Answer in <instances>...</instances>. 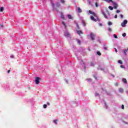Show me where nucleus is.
<instances>
[{
  "instance_id": "obj_45",
  "label": "nucleus",
  "mask_w": 128,
  "mask_h": 128,
  "mask_svg": "<svg viewBox=\"0 0 128 128\" xmlns=\"http://www.w3.org/2000/svg\"><path fill=\"white\" fill-rule=\"evenodd\" d=\"M95 96H98V93H96L95 94Z\"/></svg>"
},
{
  "instance_id": "obj_13",
  "label": "nucleus",
  "mask_w": 128,
  "mask_h": 128,
  "mask_svg": "<svg viewBox=\"0 0 128 128\" xmlns=\"http://www.w3.org/2000/svg\"><path fill=\"white\" fill-rule=\"evenodd\" d=\"M122 82H124V84H128V82L126 81V78H122Z\"/></svg>"
},
{
  "instance_id": "obj_30",
  "label": "nucleus",
  "mask_w": 128,
  "mask_h": 128,
  "mask_svg": "<svg viewBox=\"0 0 128 128\" xmlns=\"http://www.w3.org/2000/svg\"><path fill=\"white\" fill-rule=\"evenodd\" d=\"M87 81H88V82H92V80H91L90 78H88V79H87Z\"/></svg>"
},
{
  "instance_id": "obj_53",
  "label": "nucleus",
  "mask_w": 128,
  "mask_h": 128,
  "mask_svg": "<svg viewBox=\"0 0 128 128\" xmlns=\"http://www.w3.org/2000/svg\"><path fill=\"white\" fill-rule=\"evenodd\" d=\"M128 50V49H127V51Z\"/></svg>"
},
{
  "instance_id": "obj_1",
  "label": "nucleus",
  "mask_w": 128,
  "mask_h": 128,
  "mask_svg": "<svg viewBox=\"0 0 128 128\" xmlns=\"http://www.w3.org/2000/svg\"><path fill=\"white\" fill-rule=\"evenodd\" d=\"M88 12L89 14H92V16H90V20H93L94 22H98V20H100L98 15H96V14L90 10H88Z\"/></svg>"
},
{
  "instance_id": "obj_36",
  "label": "nucleus",
  "mask_w": 128,
  "mask_h": 128,
  "mask_svg": "<svg viewBox=\"0 0 128 128\" xmlns=\"http://www.w3.org/2000/svg\"><path fill=\"white\" fill-rule=\"evenodd\" d=\"M126 36V34L124 33V34H122V36L124 37V36Z\"/></svg>"
},
{
  "instance_id": "obj_2",
  "label": "nucleus",
  "mask_w": 128,
  "mask_h": 128,
  "mask_svg": "<svg viewBox=\"0 0 128 128\" xmlns=\"http://www.w3.org/2000/svg\"><path fill=\"white\" fill-rule=\"evenodd\" d=\"M101 12L103 16H104V17L105 18H108V16H110V14L108 12V10H106V13L104 12L102 10H101Z\"/></svg>"
},
{
  "instance_id": "obj_14",
  "label": "nucleus",
  "mask_w": 128,
  "mask_h": 128,
  "mask_svg": "<svg viewBox=\"0 0 128 128\" xmlns=\"http://www.w3.org/2000/svg\"><path fill=\"white\" fill-rule=\"evenodd\" d=\"M104 108H108V104H106V102H104Z\"/></svg>"
},
{
  "instance_id": "obj_20",
  "label": "nucleus",
  "mask_w": 128,
  "mask_h": 128,
  "mask_svg": "<svg viewBox=\"0 0 128 128\" xmlns=\"http://www.w3.org/2000/svg\"><path fill=\"white\" fill-rule=\"evenodd\" d=\"M118 64H122V60H118Z\"/></svg>"
},
{
  "instance_id": "obj_12",
  "label": "nucleus",
  "mask_w": 128,
  "mask_h": 128,
  "mask_svg": "<svg viewBox=\"0 0 128 128\" xmlns=\"http://www.w3.org/2000/svg\"><path fill=\"white\" fill-rule=\"evenodd\" d=\"M128 116H127L125 119L124 120V122H125V124H128Z\"/></svg>"
},
{
  "instance_id": "obj_28",
  "label": "nucleus",
  "mask_w": 128,
  "mask_h": 128,
  "mask_svg": "<svg viewBox=\"0 0 128 128\" xmlns=\"http://www.w3.org/2000/svg\"><path fill=\"white\" fill-rule=\"evenodd\" d=\"M108 32H112V30L110 28H108Z\"/></svg>"
},
{
  "instance_id": "obj_35",
  "label": "nucleus",
  "mask_w": 128,
  "mask_h": 128,
  "mask_svg": "<svg viewBox=\"0 0 128 128\" xmlns=\"http://www.w3.org/2000/svg\"><path fill=\"white\" fill-rule=\"evenodd\" d=\"M116 12L117 14H118L119 12H120V10H116Z\"/></svg>"
},
{
  "instance_id": "obj_48",
  "label": "nucleus",
  "mask_w": 128,
  "mask_h": 128,
  "mask_svg": "<svg viewBox=\"0 0 128 128\" xmlns=\"http://www.w3.org/2000/svg\"><path fill=\"white\" fill-rule=\"evenodd\" d=\"M115 52H118V50H116V48H115Z\"/></svg>"
},
{
  "instance_id": "obj_6",
  "label": "nucleus",
  "mask_w": 128,
  "mask_h": 128,
  "mask_svg": "<svg viewBox=\"0 0 128 128\" xmlns=\"http://www.w3.org/2000/svg\"><path fill=\"white\" fill-rule=\"evenodd\" d=\"M35 83L36 84H40V78L39 77L36 78Z\"/></svg>"
},
{
  "instance_id": "obj_18",
  "label": "nucleus",
  "mask_w": 128,
  "mask_h": 128,
  "mask_svg": "<svg viewBox=\"0 0 128 128\" xmlns=\"http://www.w3.org/2000/svg\"><path fill=\"white\" fill-rule=\"evenodd\" d=\"M119 92H124V89L122 88H119Z\"/></svg>"
},
{
  "instance_id": "obj_38",
  "label": "nucleus",
  "mask_w": 128,
  "mask_h": 128,
  "mask_svg": "<svg viewBox=\"0 0 128 128\" xmlns=\"http://www.w3.org/2000/svg\"><path fill=\"white\" fill-rule=\"evenodd\" d=\"M122 110H124V105L122 106Z\"/></svg>"
},
{
  "instance_id": "obj_51",
  "label": "nucleus",
  "mask_w": 128,
  "mask_h": 128,
  "mask_svg": "<svg viewBox=\"0 0 128 128\" xmlns=\"http://www.w3.org/2000/svg\"><path fill=\"white\" fill-rule=\"evenodd\" d=\"M84 26H86V24H84Z\"/></svg>"
},
{
  "instance_id": "obj_3",
  "label": "nucleus",
  "mask_w": 128,
  "mask_h": 128,
  "mask_svg": "<svg viewBox=\"0 0 128 128\" xmlns=\"http://www.w3.org/2000/svg\"><path fill=\"white\" fill-rule=\"evenodd\" d=\"M51 4L52 6V8H53V10H56V8H58L60 7V2H57L55 5L54 4V2H51Z\"/></svg>"
},
{
  "instance_id": "obj_44",
  "label": "nucleus",
  "mask_w": 128,
  "mask_h": 128,
  "mask_svg": "<svg viewBox=\"0 0 128 128\" xmlns=\"http://www.w3.org/2000/svg\"><path fill=\"white\" fill-rule=\"evenodd\" d=\"M114 18H118V15H115L114 16Z\"/></svg>"
},
{
  "instance_id": "obj_50",
  "label": "nucleus",
  "mask_w": 128,
  "mask_h": 128,
  "mask_svg": "<svg viewBox=\"0 0 128 128\" xmlns=\"http://www.w3.org/2000/svg\"><path fill=\"white\" fill-rule=\"evenodd\" d=\"M104 48V50H108V48Z\"/></svg>"
},
{
  "instance_id": "obj_31",
  "label": "nucleus",
  "mask_w": 128,
  "mask_h": 128,
  "mask_svg": "<svg viewBox=\"0 0 128 128\" xmlns=\"http://www.w3.org/2000/svg\"><path fill=\"white\" fill-rule=\"evenodd\" d=\"M60 2L62 3V4H64V0H60Z\"/></svg>"
},
{
  "instance_id": "obj_41",
  "label": "nucleus",
  "mask_w": 128,
  "mask_h": 128,
  "mask_svg": "<svg viewBox=\"0 0 128 128\" xmlns=\"http://www.w3.org/2000/svg\"><path fill=\"white\" fill-rule=\"evenodd\" d=\"M99 26H102V23H100Z\"/></svg>"
},
{
  "instance_id": "obj_5",
  "label": "nucleus",
  "mask_w": 128,
  "mask_h": 128,
  "mask_svg": "<svg viewBox=\"0 0 128 128\" xmlns=\"http://www.w3.org/2000/svg\"><path fill=\"white\" fill-rule=\"evenodd\" d=\"M95 37H96V35L94 34V33H91L90 34V38L92 40H94Z\"/></svg>"
},
{
  "instance_id": "obj_40",
  "label": "nucleus",
  "mask_w": 128,
  "mask_h": 128,
  "mask_svg": "<svg viewBox=\"0 0 128 128\" xmlns=\"http://www.w3.org/2000/svg\"><path fill=\"white\" fill-rule=\"evenodd\" d=\"M120 18H124V16H123L122 14H120Z\"/></svg>"
},
{
  "instance_id": "obj_15",
  "label": "nucleus",
  "mask_w": 128,
  "mask_h": 128,
  "mask_svg": "<svg viewBox=\"0 0 128 128\" xmlns=\"http://www.w3.org/2000/svg\"><path fill=\"white\" fill-rule=\"evenodd\" d=\"M106 2H112H112H114L112 1V0H106Z\"/></svg>"
},
{
  "instance_id": "obj_7",
  "label": "nucleus",
  "mask_w": 128,
  "mask_h": 128,
  "mask_svg": "<svg viewBox=\"0 0 128 128\" xmlns=\"http://www.w3.org/2000/svg\"><path fill=\"white\" fill-rule=\"evenodd\" d=\"M64 36H66V38H70V34L68 32H66L64 33Z\"/></svg>"
},
{
  "instance_id": "obj_42",
  "label": "nucleus",
  "mask_w": 128,
  "mask_h": 128,
  "mask_svg": "<svg viewBox=\"0 0 128 128\" xmlns=\"http://www.w3.org/2000/svg\"><path fill=\"white\" fill-rule=\"evenodd\" d=\"M10 58H14V55H11Z\"/></svg>"
},
{
  "instance_id": "obj_21",
  "label": "nucleus",
  "mask_w": 128,
  "mask_h": 128,
  "mask_svg": "<svg viewBox=\"0 0 128 128\" xmlns=\"http://www.w3.org/2000/svg\"><path fill=\"white\" fill-rule=\"evenodd\" d=\"M77 34H82V31H80V30H78V31H77Z\"/></svg>"
},
{
  "instance_id": "obj_47",
  "label": "nucleus",
  "mask_w": 128,
  "mask_h": 128,
  "mask_svg": "<svg viewBox=\"0 0 128 128\" xmlns=\"http://www.w3.org/2000/svg\"><path fill=\"white\" fill-rule=\"evenodd\" d=\"M91 66H94V63H91Z\"/></svg>"
},
{
  "instance_id": "obj_33",
  "label": "nucleus",
  "mask_w": 128,
  "mask_h": 128,
  "mask_svg": "<svg viewBox=\"0 0 128 128\" xmlns=\"http://www.w3.org/2000/svg\"><path fill=\"white\" fill-rule=\"evenodd\" d=\"M114 38H118V36L116 35L115 34H114Z\"/></svg>"
},
{
  "instance_id": "obj_29",
  "label": "nucleus",
  "mask_w": 128,
  "mask_h": 128,
  "mask_svg": "<svg viewBox=\"0 0 128 128\" xmlns=\"http://www.w3.org/2000/svg\"><path fill=\"white\" fill-rule=\"evenodd\" d=\"M97 54H98V56H101L102 54L100 52H97Z\"/></svg>"
},
{
  "instance_id": "obj_19",
  "label": "nucleus",
  "mask_w": 128,
  "mask_h": 128,
  "mask_svg": "<svg viewBox=\"0 0 128 128\" xmlns=\"http://www.w3.org/2000/svg\"><path fill=\"white\" fill-rule=\"evenodd\" d=\"M126 52H128V50L127 49H126V50H124V54H125V56H127Z\"/></svg>"
},
{
  "instance_id": "obj_17",
  "label": "nucleus",
  "mask_w": 128,
  "mask_h": 128,
  "mask_svg": "<svg viewBox=\"0 0 128 128\" xmlns=\"http://www.w3.org/2000/svg\"><path fill=\"white\" fill-rule=\"evenodd\" d=\"M78 12H82V9H80V7L78 8Z\"/></svg>"
},
{
  "instance_id": "obj_23",
  "label": "nucleus",
  "mask_w": 128,
  "mask_h": 128,
  "mask_svg": "<svg viewBox=\"0 0 128 128\" xmlns=\"http://www.w3.org/2000/svg\"><path fill=\"white\" fill-rule=\"evenodd\" d=\"M43 108H48V105L46 104H44Z\"/></svg>"
},
{
  "instance_id": "obj_22",
  "label": "nucleus",
  "mask_w": 128,
  "mask_h": 128,
  "mask_svg": "<svg viewBox=\"0 0 128 128\" xmlns=\"http://www.w3.org/2000/svg\"><path fill=\"white\" fill-rule=\"evenodd\" d=\"M108 8L109 10H114V8H112V6H109Z\"/></svg>"
},
{
  "instance_id": "obj_9",
  "label": "nucleus",
  "mask_w": 128,
  "mask_h": 128,
  "mask_svg": "<svg viewBox=\"0 0 128 128\" xmlns=\"http://www.w3.org/2000/svg\"><path fill=\"white\" fill-rule=\"evenodd\" d=\"M52 122L56 126L58 122V120L54 119V120H52Z\"/></svg>"
},
{
  "instance_id": "obj_43",
  "label": "nucleus",
  "mask_w": 128,
  "mask_h": 128,
  "mask_svg": "<svg viewBox=\"0 0 128 128\" xmlns=\"http://www.w3.org/2000/svg\"><path fill=\"white\" fill-rule=\"evenodd\" d=\"M96 8L98 6V3H96Z\"/></svg>"
},
{
  "instance_id": "obj_16",
  "label": "nucleus",
  "mask_w": 128,
  "mask_h": 128,
  "mask_svg": "<svg viewBox=\"0 0 128 128\" xmlns=\"http://www.w3.org/2000/svg\"><path fill=\"white\" fill-rule=\"evenodd\" d=\"M61 18L64 20V14H62V12L61 13Z\"/></svg>"
},
{
  "instance_id": "obj_10",
  "label": "nucleus",
  "mask_w": 128,
  "mask_h": 128,
  "mask_svg": "<svg viewBox=\"0 0 128 128\" xmlns=\"http://www.w3.org/2000/svg\"><path fill=\"white\" fill-rule=\"evenodd\" d=\"M112 4L113 5H114V8H115L116 10V8H118V4H117L116 3L114 2H112Z\"/></svg>"
},
{
  "instance_id": "obj_26",
  "label": "nucleus",
  "mask_w": 128,
  "mask_h": 128,
  "mask_svg": "<svg viewBox=\"0 0 128 128\" xmlns=\"http://www.w3.org/2000/svg\"><path fill=\"white\" fill-rule=\"evenodd\" d=\"M120 68H126V67H124V65H120Z\"/></svg>"
},
{
  "instance_id": "obj_32",
  "label": "nucleus",
  "mask_w": 128,
  "mask_h": 128,
  "mask_svg": "<svg viewBox=\"0 0 128 128\" xmlns=\"http://www.w3.org/2000/svg\"><path fill=\"white\" fill-rule=\"evenodd\" d=\"M77 42H78V44H80V40H78Z\"/></svg>"
},
{
  "instance_id": "obj_8",
  "label": "nucleus",
  "mask_w": 128,
  "mask_h": 128,
  "mask_svg": "<svg viewBox=\"0 0 128 128\" xmlns=\"http://www.w3.org/2000/svg\"><path fill=\"white\" fill-rule=\"evenodd\" d=\"M72 106H78V102H76V101H72Z\"/></svg>"
},
{
  "instance_id": "obj_24",
  "label": "nucleus",
  "mask_w": 128,
  "mask_h": 128,
  "mask_svg": "<svg viewBox=\"0 0 128 128\" xmlns=\"http://www.w3.org/2000/svg\"><path fill=\"white\" fill-rule=\"evenodd\" d=\"M62 24H63V26H64V28H66V23H64V22H62Z\"/></svg>"
},
{
  "instance_id": "obj_34",
  "label": "nucleus",
  "mask_w": 128,
  "mask_h": 128,
  "mask_svg": "<svg viewBox=\"0 0 128 128\" xmlns=\"http://www.w3.org/2000/svg\"><path fill=\"white\" fill-rule=\"evenodd\" d=\"M64 80H65L66 84H68V80L65 79Z\"/></svg>"
},
{
  "instance_id": "obj_46",
  "label": "nucleus",
  "mask_w": 128,
  "mask_h": 128,
  "mask_svg": "<svg viewBox=\"0 0 128 128\" xmlns=\"http://www.w3.org/2000/svg\"><path fill=\"white\" fill-rule=\"evenodd\" d=\"M76 26L78 28H80L78 27V24H76Z\"/></svg>"
},
{
  "instance_id": "obj_27",
  "label": "nucleus",
  "mask_w": 128,
  "mask_h": 128,
  "mask_svg": "<svg viewBox=\"0 0 128 128\" xmlns=\"http://www.w3.org/2000/svg\"><path fill=\"white\" fill-rule=\"evenodd\" d=\"M112 23L110 22H108V26H112Z\"/></svg>"
},
{
  "instance_id": "obj_37",
  "label": "nucleus",
  "mask_w": 128,
  "mask_h": 128,
  "mask_svg": "<svg viewBox=\"0 0 128 128\" xmlns=\"http://www.w3.org/2000/svg\"><path fill=\"white\" fill-rule=\"evenodd\" d=\"M46 105H47V106H50V104L49 102H46Z\"/></svg>"
},
{
  "instance_id": "obj_39",
  "label": "nucleus",
  "mask_w": 128,
  "mask_h": 128,
  "mask_svg": "<svg viewBox=\"0 0 128 128\" xmlns=\"http://www.w3.org/2000/svg\"><path fill=\"white\" fill-rule=\"evenodd\" d=\"M88 1L89 4H91L92 2H90V0H88Z\"/></svg>"
},
{
  "instance_id": "obj_4",
  "label": "nucleus",
  "mask_w": 128,
  "mask_h": 128,
  "mask_svg": "<svg viewBox=\"0 0 128 128\" xmlns=\"http://www.w3.org/2000/svg\"><path fill=\"white\" fill-rule=\"evenodd\" d=\"M128 24V20H124V22L121 24V26L122 28L126 27V25Z\"/></svg>"
},
{
  "instance_id": "obj_52",
  "label": "nucleus",
  "mask_w": 128,
  "mask_h": 128,
  "mask_svg": "<svg viewBox=\"0 0 128 128\" xmlns=\"http://www.w3.org/2000/svg\"><path fill=\"white\" fill-rule=\"evenodd\" d=\"M104 0L106 2V0Z\"/></svg>"
},
{
  "instance_id": "obj_11",
  "label": "nucleus",
  "mask_w": 128,
  "mask_h": 128,
  "mask_svg": "<svg viewBox=\"0 0 128 128\" xmlns=\"http://www.w3.org/2000/svg\"><path fill=\"white\" fill-rule=\"evenodd\" d=\"M67 16L69 20H74V17L70 14H68Z\"/></svg>"
},
{
  "instance_id": "obj_25",
  "label": "nucleus",
  "mask_w": 128,
  "mask_h": 128,
  "mask_svg": "<svg viewBox=\"0 0 128 128\" xmlns=\"http://www.w3.org/2000/svg\"><path fill=\"white\" fill-rule=\"evenodd\" d=\"M0 12H4V7H1L0 8Z\"/></svg>"
},
{
  "instance_id": "obj_49",
  "label": "nucleus",
  "mask_w": 128,
  "mask_h": 128,
  "mask_svg": "<svg viewBox=\"0 0 128 128\" xmlns=\"http://www.w3.org/2000/svg\"><path fill=\"white\" fill-rule=\"evenodd\" d=\"M10 70H8V74H10Z\"/></svg>"
}]
</instances>
